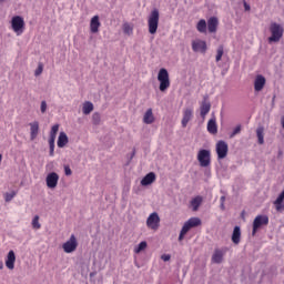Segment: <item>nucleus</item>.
Instances as JSON below:
<instances>
[{
    "mask_svg": "<svg viewBox=\"0 0 284 284\" xmlns=\"http://www.w3.org/2000/svg\"><path fill=\"white\" fill-rule=\"evenodd\" d=\"M271 37L268 38V43H278L283 39L284 29L283 26L272 22L270 26Z\"/></svg>",
    "mask_w": 284,
    "mask_h": 284,
    "instance_id": "1",
    "label": "nucleus"
},
{
    "mask_svg": "<svg viewBox=\"0 0 284 284\" xmlns=\"http://www.w3.org/2000/svg\"><path fill=\"white\" fill-rule=\"evenodd\" d=\"M90 276H94V274L91 273Z\"/></svg>",
    "mask_w": 284,
    "mask_h": 284,
    "instance_id": "52",
    "label": "nucleus"
},
{
    "mask_svg": "<svg viewBox=\"0 0 284 284\" xmlns=\"http://www.w3.org/2000/svg\"><path fill=\"white\" fill-rule=\"evenodd\" d=\"M30 139L31 141H34L37 136L39 135V123L37 121L31 122L30 124Z\"/></svg>",
    "mask_w": 284,
    "mask_h": 284,
    "instance_id": "23",
    "label": "nucleus"
},
{
    "mask_svg": "<svg viewBox=\"0 0 284 284\" xmlns=\"http://www.w3.org/2000/svg\"><path fill=\"white\" fill-rule=\"evenodd\" d=\"M170 258H172V255L171 254H163L161 256V260L164 261L165 263H168V261H170Z\"/></svg>",
    "mask_w": 284,
    "mask_h": 284,
    "instance_id": "43",
    "label": "nucleus"
},
{
    "mask_svg": "<svg viewBox=\"0 0 284 284\" xmlns=\"http://www.w3.org/2000/svg\"><path fill=\"white\" fill-rule=\"evenodd\" d=\"M159 19H160L159 9H153L149 14V19H148L150 34H156V30H159Z\"/></svg>",
    "mask_w": 284,
    "mask_h": 284,
    "instance_id": "2",
    "label": "nucleus"
},
{
    "mask_svg": "<svg viewBox=\"0 0 284 284\" xmlns=\"http://www.w3.org/2000/svg\"><path fill=\"white\" fill-rule=\"evenodd\" d=\"M244 9H245L246 12H250L251 7L247 2H244Z\"/></svg>",
    "mask_w": 284,
    "mask_h": 284,
    "instance_id": "45",
    "label": "nucleus"
},
{
    "mask_svg": "<svg viewBox=\"0 0 284 284\" xmlns=\"http://www.w3.org/2000/svg\"><path fill=\"white\" fill-rule=\"evenodd\" d=\"M41 74H43V64L39 63L38 68L34 71V77H41Z\"/></svg>",
    "mask_w": 284,
    "mask_h": 284,
    "instance_id": "37",
    "label": "nucleus"
},
{
    "mask_svg": "<svg viewBox=\"0 0 284 284\" xmlns=\"http://www.w3.org/2000/svg\"><path fill=\"white\" fill-rule=\"evenodd\" d=\"M217 28H219V18L211 17L207 20V30H209V32L212 34V33L216 32Z\"/></svg>",
    "mask_w": 284,
    "mask_h": 284,
    "instance_id": "17",
    "label": "nucleus"
},
{
    "mask_svg": "<svg viewBox=\"0 0 284 284\" xmlns=\"http://www.w3.org/2000/svg\"><path fill=\"white\" fill-rule=\"evenodd\" d=\"M143 123L146 125H152V123H154V113L152 112V109H148L144 113Z\"/></svg>",
    "mask_w": 284,
    "mask_h": 284,
    "instance_id": "25",
    "label": "nucleus"
},
{
    "mask_svg": "<svg viewBox=\"0 0 284 284\" xmlns=\"http://www.w3.org/2000/svg\"><path fill=\"white\" fill-rule=\"evenodd\" d=\"M132 156H134V151H133V153H132Z\"/></svg>",
    "mask_w": 284,
    "mask_h": 284,
    "instance_id": "53",
    "label": "nucleus"
},
{
    "mask_svg": "<svg viewBox=\"0 0 284 284\" xmlns=\"http://www.w3.org/2000/svg\"><path fill=\"white\" fill-rule=\"evenodd\" d=\"M54 141L55 140H49V154L50 156H54Z\"/></svg>",
    "mask_w": 284,
    "mask_h": 284,
    "instance_id": "38",
    "label": "nucleus"
},
{
    "mask_svg": "<svg viewBox=\"0 0 284 284\" xmlns=\"http://www.w3.org/2000/svg\"><path fill=\"white\" fill-rule=\"evenodd\" d=\"M236 134H241V124H239L237 126H235V129L233 130V132L231 133L230 138L234 139V136H236Z\"/></svg>",
    "mask_w": 284,
    "mask_h": 284,
    "instance_id": "40",
    "label": "nucleus"
},
{
    "mask_svg": "<svg viewBox=\"0 0 284 284\" xmlns=\"http://www.w3.org/2000/svg\"><path fill=\"white\" fill-rule=\"evenodd\" d=\"M263 225H270V217L267 215H257L253 221L252 236H256Z\"/></svg>",
    "mask_w": 284,
    "mask_h": 284,
    "instance_id": "6",
    "label": "nucleus"
},
{
    "mask_svg": "<svg viewBox=\"0 0 284 284\" xmlns=\"http://www.w3.org/2000/svg\"><path fill=\"white\" fill-rule=\"evenodd\" d=\"M159 223H161V217H159V213H151L146 220L148 227H150L151 230H158Z\"/></svg>",
    "mask_w": 284,
    "mask_h": 284,
    "instance_id": "11",
    "label": "nucleus"
},
{
    "mask_svg": "<svg viewBox=\"0 0 284 284\" xmlns=\"http://www.w3.org/2000/svg\"><path fill=\"white\" fill-rule=\"evenodd\" d=\"M225 254H227V247L215 248L211 257L212 263L221 265V263H223V257L225 256Z\"/></svg>",
    "mask_w": 284,
    "mask_h": 284,
    "instance_id": "8",
    "label": "nucleus"
},
{
    "mask_svg": "<svg viewBox=\"0 0 284 284\" xmlns=\"http://www.w3.org/2000/svg\"><path fill=\"white\" fill-rule=\"evenodd\" d=\"M92 123L93 125H101V113L94 112L92 114Z\"/></svg>",
    "mask_w": 284,
    "mask_h": 284,
    "instance_id": "32",
    "label": "nucleus"
},
{
    "mask_svg": "<svg viewBox=\"0 0 284 284\" xmlns=\"http://www.w3.org/2000/svg\"><path fill=\"white\" fill-rule=\"evenodd\" d=\"M276 212H284V190L280 193L277 199L274 201Z\"/></svg>",
    "mask_w": 284,
    "mask_h": 284,
    "instance_id": "20",
    "label": "nucleus"
},
{
    "mask_svg": "<svg viewBox=\"0 0 284 284\" xmlns=\"http://www.w3.org/2000/svg\"><path fill=\"white\" fill-rule=\"evenodd\" d=\"M40 110L42 114H45L47 110H48V103L45 102V100H43L40 104Z\"/></svg>",
    "mask_w": 284,
    "mask_h": 284,
    "instance_id": "41",
    "label": "nucleus"
},
{
    "mask_svg": "<svg viewBox=\"0 0 284 284\" xmlns=\"http://www.w3.org/2000/svg\"><path fill=\"white\" fill-rule=\"evenodd\" d=\"M185 234H187V232L182 229L179 235V241H183V239L185 237Z\"/></svg>",
    "mask_w": 284,
    "mask_h": 284,
    "instance_id": "44",
    "label": "nucleus"
},
{
    "mask_svg": "<svg viewBox=\"0 0 284 284\" xmlns=\"http://www.w3.org/2000/svg\"><path fill=\"white\" fill-rule=\"evenodd\" d=\"M6 0H0V3H3Z\"/></svg>",
    "mask_w": 284,
    "mask_h": 284,
    "instance_id": "49",
    "label": "nucleus"
},
{
    "mask_svg": "<svg viewBox=\"0 0 284 284\" xmlns=\"http://www.w3.org/2000/svg\"><path fill=\"white\" fill-rule=\"evenodd\" d=\"M64 173H65V176H72V169H70V166L65 165Z\"/></svg>",
    "mask_w": 284,
    "mask_h": 284,
    "instance_id": "42",
    "label": "nucleus"
},
{
    "mask_svg": "<svg viewBox=\"0 0 284 284\" xmlns=\"http://www.w3.org/2000/svg\"><path fill=\"white\" fill-rule=\"evenodd\" d=\"M158 81L160 82V92H165V90L170 88V73L168 72V69H160Z\"/></svg>",
    "mask_w": 284,
    "mask_h": 284,
    "instance_id": "3",
    "label": "nucleus"
},
{
    "mask_svg": "<svg viewBox=\"0 0 284 284\" xmlns=\"http://www.w3.org/2000/svg\"><path fill=\"white\" fill-rule=\"evenodd\" d=\"M16 261H17V255H14V251H9L6 260V267H8V270H14Z\"/></svg>",
    "mask_w": 284,
    "mask_h": 284,
    "instance_id": "16",
    "label": "nucleus"
},
{
    "mask_svg": "<svg viewBox=\"0 0 284 284\" xmlns=\"http://www.w3.org/2000/svg\"><path fill=\"white\" fill-rule=\"evenodd\" d=\"M220 201H221V203H225V195H222V196L220 197Z\"/></svg>",
    "mask_w": 284,
    "mask_h": 284,
    "instance_id": "46",
    "label": "nucleus"
},
{
    "mask_svg": "<svg viewBox=\"0 0 284 284\" xmlns=\"http://www.w3.org/2000/svg\"><path fill=\"white\" fill-rule=\"evenodd\" d=\"M124 34H132V27L129 23L123 24Z\"/></svg>",
    "mask_w": 284,
    "mask_h": 284,
    "instance_id": "39",
    "label": "nucleus"
},
{
    "mask_svg": "<svg viewBox=\"0 0 284 284\" xmlns=\"http://www.w3.org/2000/svg\"><path fill=\"white\" fill-rule=\"evenodd\" d=\"M223 53H224L223 45H220V47L217 48L216 57H215L216 63H219V61H221V59H223Z\"/></svg>",
    "mask_w": 284,
    "mask_h": 284,
    "instance_id": "34",
    "label": "nucleus"
},
{
    "mask_svg": "<svg viewBox=\"0 0 284 284\" xmlns=\"http://www.w3.org/2000/svg\"><path fill=\"white\" fill-rule=\"evenodd\" d=\"M58 132H59V124H54L51 128L49 141H57Z\"/></svg>",
    "mask_w": 284,
    "mask_h": 284,
    "instance_id": "30",
    "label": "nucleus"
},
{
    "mask_svg": "<svg viewBox=\"0 0 284 284\" xmlns=\"http://www.w3.org/2000/svg\"><path fill=\"white\" fill-rule=\"evenodd\" d=\"M202 203H203V197L201 195L193 197L190 202V205L193 212H199V207H201Z\"/></svg>",
    "mask_w": 284,
    "mask_h": 284,
    "instance_id": "22",
    "label": "nucleus"
},
{
    "mask_svg": "<svg viewBox=\"0 0 284 284\" xmlns=\"http://www.w3.org/2000/svg\"><path fill=\"white\" fill-rule=\"evenodd\" d=\"M2 155L0 154V163H1Z\"/></svg>",
    "mask_w": 284,
    "mask_h": 284,
    "instance_id": "50",
    "label": "nucleus"
},
{
    "mask_svg": "<svg viewBox=\"0 0 284 284\" xmlns=\"http://www.w3.org/2000/svg\"><path fill=\"white\" fill-rule=\"evenodd\" d=\"M33 230H41V223H39V215H36L32 220Z\"/></svg>",
    "mask_w": 284,
    "mask_h": 284,
    "instance_id": "35",
    "label": "nucleus"
},
{
    "mask_svg": "<svg viewBox=\"0 0 284 284\" xmlns=\"http://www.w3.org/2000/svg\"><path fill=\"white\" fill-rule=\"evenodd\" d=\"M231 240H232V243H234V245H239V243H241V226H235L233 229Z\"/></svg>",
    "mask_w": 284,
    "mask_h": 284,
    "instance_id": "24",
    "label": "nucleus"
},
{
    "mask_svg": "<svg viewBox=\"0 0 284 284\" xmlns=\"http://www.w3.org/2000/svg\"><path fill=\"white\" fill-rule=\"evenodd\" d=\"M207 132L210 134H216L219 132V126L216 125V119H211L207 122Z\"/></svg>",
    "mask_w": 284,
    "mask_h": 284,
    "instance_id": "26",
    "label": "nucleus"
},
{
    "mask_svg": "<svg viewBox=\"0 0 284 284\" xmlns=\"http://www.w3.org/2000/svg\"><path fill=\"white\" fill-rule=\"evenodd\" d=\"M197 161L201 168H210L212 163V153L210 152V150H200L197 153Z\"/></svg>",
    "mask_w": 284,
    "mask_h": 284,
    "instance_id": "4",
    "label": "nucleus"
},
{
    "mask_svg": "<svg viewBox=\"0 0 284 284\" xmlns=\"http://www.w3.org/2000/svg\"><path fill=\"white\" fill-rule=\"evenodd\" d=\"M78 246L79 243L77 242V236L72 234L70 239L62 245V250L65 252V254H72V252L77 251Z\"/></svg>",
    "mask_w": 284,
    "mask_h": 284,
    "instance_id": "7",
    "label": "nucleus"
},
{
    "mask_svg": "<svg viewBox=\"0 0 284 284\" xmlns=\"http://www.w3.org/2000/svg\"><path fill=\"white\" fill-rule=\"evenodd\" d=\"M14 196H17V193L13 191V192H11V193H6V195H4V201L7 202V203H10V201H12V199H14Z\"/></svg>",
    "mask_w": 284,
    "mask_h": 284,
    "instance_id": "36",
    "label": "nucleus"
},
{
    "mask_svg": "<svg viewBox=\"0 0 284 284\" xmlns=\"http://www.w3.org/2000/svg\"><path fill=\"white\" fill-rule=\"evenodd\" d=\"M199 225H201V219L191 217L184 223L182 229L184 232H189L190 230H192V227H199Z\"/></svg>",
    "mask_w": 284,
    "mask_h": 284,
    "instance_id": "15",
    "label": "nucleus"
},
{
    "mask_svg": "<svg viewBox=\"0 0 284 284\" xmlns=\"http://www.w3.org/2000/svg\"><path fill=\"white\" fill-rule=\"evenodd\" d=\"M148 248V242L142 241L138 244V246L134 247V253L135 254H141V252H143V250Z\"/></svg>",
    "mask_w": 284,
    "mask_h": 284,
    "instance_id": "31",
    "label": "nucleus"
},
{
    "mask_svg": "<svg viewBox=\"0 0 284 284\" xmlns=\"http://www.w3.org/2000/svg\"><path fill=\"white\" fill-rule=\"evenodd\" d=\"M47 187L49 190H54L59 185V174L57 172H51L47 175L45 179Z\"/></svg>",
    "mask_w": 284,
    "mask_h": 284,
    "instance_id": "10",
    "label": "nucleus"
},
{
    "mask_svg": "<svg viewBox=\"0 0 284 284\" xmlns=\"http://www.w3.org/2000/svg\"><path fill=\"white\" fill-rule=\"evenodd\" d=\"M220 207H221V210H225V203L221 202Z\"/></svg>",
    "mask_w": 284,
    "mask_h": 284,
    "instance_id": "47",
    "label": "nucleus"
},
{
    "mask_svg": "<svg viewBox=\"0 0 284 284\" xmlns=\"http://www.w3.org/2000/svg\"><path fill=\"white\" fill-rule=\"evenodd\" d=\"M0 270H3V264L0 265Z\"/></svg>",
    "mask_w": 284,
    "mask_h": 284,
    "instance_id": "48",
    "label": "nucleus"
},
{
    "mask_svg": "<svg viewBox=\"0 0 284 284\" xmlns=\"http://www.w3.org/2000/svg\"><path fill=\"white\" fill-rule=\"evenodd\" d=\"M90 276H94V274L91 273Z\"/></svg>",
    "mask_w": 284,
    "mask_h": 284,
    "instance_id": "51",
    "label": "nucleus"
},
{
    "mask_svg": "<svg viewBox=\"0 0 284 284\" xmlns=\"http://www.w3.org/2000/svg\"><path fill=\"white\" fill-rule=\"evenodd\" d=\"M154 181H156V174L154 172H150L141 180V185L143 186L152 185Z\"/></svg>",
    "mask_w": 284,
    "mask_h": 284,
    "instance_id": "19",
    "label": "nucleus"
},
{
    "mask_svg": "<svg viewBox=\"0 0 284 284\" xmlns=\"http://www.w3.org/2000/svg\"><path fill=\"white\" fill-rule=\"evenodd\" d=\"M227 152H229V146H227V142L220 140L216 143V154H217V159H225V156H227Z\"/></svg>",
    "mask_w": 284,
    "mask_h": 284,
    "instance_id": "9",
    "label": "nucleus"
},
{
    "mask_svg": "<svg viewBox=\"0 0 284 284\" xmlns=\"http://www.w3.org/2000/svg\"><path fill=\"white\" fill-rule=\"evenodd\" d=\"M99 28H101V22L99 21V16H94L90 22V30H91L92 34H97V32H99Z\"/></svg>",
    "mask_w": 284,
    "mask_h": 284,
    "instance_id": "21",
    "label": "nucleus"
},
{
    "mask_svg": "<svg viewBox=\"0 0 284 284\" xmlns=\"http://www.w3.org/2000/svg\"><path fill=\"white\" fill-rule=\"evenodd\" d=\"M210 110H212V104L207 102V95H205L204 101L201 103L200 106V116H202V119H205V116L210 114Z\"/></svg>",
    "mask_w": 284,
    "mask_h": 284,
    "instance_id": "14",
    "label": "nucleus"
},
{
    "mask_svg": "<svg viewBox=\"0 0 284 284\" xmlns=\"http://www.w3.org/2000/svg\"><path fill=\"white\" fill-rule=\"evenodd\" d=\"M11 28L13 32H16L19 37L20 34H23V31L26 30V21L23 20L22 17L14 16L11 19Z\"/></svg>",
    "mask_w": 284,
    "mask_h": 284,
    "instance_id": "5",
    "label": "nucleus"
},
{
    "mask_svg": "<svg viewBox=\"0 0 284 284\" xmlns=\"http://www.w3.org/2000/svg\"><path fill=\"white\" fill-rule=\"evenodd\" d=\"M94 110V104L90 101L84 102L83 106H82V112L83 114L88 115L91 112H93Z\"/></svg>",
    "mask_w": 284,
    "mask_h": 284,
    "instance_id": "29",
    "label": "nucleus"
},
{
    "mask_svg": "<svg viewBox=\"0 0 284 284\" xmlns=\"http://www.w3.org/2000/svg\"><path fill=\"white\" fill-rule=\"evenodd\" d=\"M69 139L65 132H60L58 136V148H64L68 145Z\"/></svg>",
    "mask_w": 284,
    "mask_h": 284,
    "instance_id": "27",
    "label": "nucleus"
},
{
    "mask_svg": "<svg viewBox=\"0 0 284 284\" xmlns=\"http://www.w3.org/2000/svg\"><path fill=\"white\" fill-rule=\"evenodd\" d=\"M197 32H201L202 34L207 32V22L205 19H201L196 24Z\"/></svg>",
    "mask_w": 284,
    "mask_h": 284,
    "instance_id": "28",
    "label": "nucleus"
},
{
    "mask_svg": "<svg viewBox=\"0 0 284 284\" xmlns=\"http://www.w3.org/2000/svg\"><path fill=\"white\" fill-rule=\"evenodd\" d=\"M256 136L260 145H263V143H265L264 135H263V128H258L256 130Z\"/></svg>",
    "mask_w": 284,
    "mask_h": 284,
    "instance_id": "33",
    "label": "nucleus"
},
{
    "mask_svg": "<svg viewBox=\"0 0 284 284\" xmlns=\"http://www.w3.org/2000/svg\"><path fill=\"white\" fill-rule=\"evenodd\" d=\"M192 50L193 52H201L202 54H205V52H207V43L203 40H193Z\"/></svg>",
    "mask_w": 284,
    "mask_h": 284,
    "instance_id": "12",
    "label": "nucleus"
},
{
    "mask_svg": "<svg viewBox=\"0 0 284 284\" xmlns=\"http://www.w3.org/2000/svg\"><path fill=\"white\" fill-rule=\"evenodd\" d=\"M265 88V77L262 74L256 75L255 81H254V90L255 92H261Z\"/></svg>",
    "mask_w": 284,
    "mask_h": 284,
    "instance_id": "18",
    "label": "nucleus"
},
{
    "mask_svg": "<svg viewBox=\"0 0 284 284\" xmlns=\"http://www.w3.org/2000/svg\"><path fill=\"white\" fill-rule=\"evenodd\" d=\"M194 116V109L192 108H185L183 110V118H182V128H187V124L190 123L191 119Z\"/></svg>",
    "mask_w": 284,
    "mask_h": 284,
    "instance_id": "13",
    "label": "nucleus"
}]
</instances>
